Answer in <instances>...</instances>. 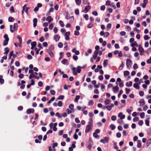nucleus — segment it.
<instances>
[{
  "label": "nucleus",
  "instance_id": "nucleus-1",
  "mask_svg": "<svg viewBox=\"0 0 151 151\" xmlns=\"http://www.w3.org/2000/svg\"><path fill=\"white\" fill-rule=\"evenodd\" d=\"M81 67L80 66H78L77 67V72L76 71V68L75 67L72 68V70L73 72V74L74 75H76L78 73H80L81 71Z\"/></svg>",
  "mask_w": 151,
  "mask_h": 151
},
{
  "label": "nucleus",
  "instance_id": "nucleus-2",
  "mask_svg": "<svg viewBox=\"0 0 151 151\" xmlns=\"http://www.w3.org/2000/svg\"><path fill=\"white\" fill-rule=\"evenodd\" d=\"M57 125V123H55L54 124L52 123H51L50 124V127L51 129H52L54 131H55L57 130V128L56 127Z\"/></svg>",
  "mask_w": 151,
  "mask_h": 151
},
{
  "label": "nucleus",
  "instance_id": "nucleus-3",
  "mask_svg": "<svg viewBox=\"0 0 151 151\" xmlns=\"http://www.w3.org/2000/svg\"><path fill=\"white\" fill-rule=\"evenodd\" d=\"M109 141V138L106 137H104L103 139H101L100 140V142L104 144L107 143Z\"/></svg>",
  "mask_w": 151,
  "mask_h": 151
},
{
  "label": "nucleus",
  "instance_id": "nucleus-4",
  "mask_svg": "<svg viewBox=\"0 0 151 151\" xmlns=\"http://www.w3.org/2000/svg\"><path fill=\"white\" fill-rule=\"evenodd\" d=\"M92 127L93 126L88 124L87 125L85 129V132L88 133L92 129Z\"/></svg>",
  "mask_w": 151,
  "mask_h": 151
},
{
  "label": "nucleus",
  "instance_id": "nucleus-5",
  "mask_svg": "<svg viewBox=\"0 0 151 151\" xmlns=\"http://www.w3.org/2000/svg\"><path fill=\"white\" fill-rule=\"evenodd\" d=\"M132 61L129 59H128L126 60V65L127 67H130L132 66Z\"/></svg>",
  "mask_w": 151,
  "mask_h": 151
},
{
  "label": "nucleus",
  "instance_id": "nucleus-6",
  "mask_svg": "<svg viewBox=\"0 0 151 151\" xmlns=\"http://www.w3.org/2000/svg\"><path fill=\"white\" fill-rule=\"evenodd\" d=\"M138 49L139 52L140 54L141 55H143L144 52V50L140 45L139 46Z\"/></svg>",
  "mask_w": 151,
  "mask_h": 151
},
{
  "label": "nucleus",
  "instance_id": "nucleus-7",
  "mask_svg": "<svg viewBox=\"0 0 151 151\" xmlns=\"http://www.w3.org/2000/svg\"><path fill=\"white\" fill-rule=\"evenodd\" d=\"M47 52L51 57L53 58L54 57V54L51 49H47Z\"/></svg>",
  "mask_w": 151,
  "mask_h": 151
},
{
  "label": "nucleus",
  "instance_id": "nucleus-8",
  "mask_svg": "<svg viewBox=\"0 0 151 151\" xmlns=\"http://www.w3.org/2000/svg\"><path fill=\"white\" fill-rule=\"evenodd\" d=\"M70 32H68L65 33V40L67 41L69 40L70 37L69 36L70 35Z\"/></svg>",
  "mask_w": 151,
  "mask_h": 151
},
{
  "label": "nucleus",
  "instance_id": "nucleus-9",
  "mask_svg": "<svg viewBox=\"0 0 151 151\" xmlns=\"http://www.w3.org/2000/svg\"><path fill=\"white\" fill-rule=\"evenodd\" d=\"M118 117L121 119H123L125 118V116L124 115H123L122 112L119 113L118 115Z\"/></svg>",
  "mask_w": 151,
  "mask_h": 151
},
{
  "label": "nucleus",
  "instance_id": "nucleus-10",
  "mask_svg": "<svg viewBox=\"0 0 151 151\" xmlns=\"http://www.w3.org/2000/svg\"><path fill=\"white\" fill-rule=\"evenodd\" d=\"M36 78L37 79H39V77L38 76H37L36 75H35L34 74H30L29 76V78L30 79H31L32 78Z\"/></svg>",
  "mask_w": 151,
  "mask_h": 151
},
{
  "label": "nucleus",
  "instance_id": "nucleus-11",
  "mask_svg": "<svg viewBox=\"0 0 151 151\" xmlns=\"http://www.w3.org/2000/svg\"><path fill=\"white\" fill-rule=\"evenodd\" d=\"M29 7H26V4H25L22 7L23 11H25L27 14L28 10L29 9Z\"/></svg>",
  "mask_w": 151,
  "mask_h": 151
},
{
  "label": "nucleus",
  "instance_id": "nucleus-12",
  "mask_svg": "<svg viewBox=\"0 0 151 151\" xmlns=\"http://www.w3.org/2000/svg\"><path fill=\"white\" fill-rule=\"evenodd\" d=\"M91 7L89 5L86 6L83 12L85 13H87L88 12V10L91 9Z\"/></svg>",
  "mask_w": 151,
  "mask_h": 151
},
{
  "label": "nucleus",
  "instance_id": "nucleus-13",
  "mask_svg": "<svg viewBox=\"0 0 151 151\" xmlns=\"http://www.w3.org/2000/svg\"><path fill=\"white\" fill-rule=\"evenodd\" d=\"M114 105L113 104H111V105H108L106 106V108L109 111H110L112 107H114Z\"/></svg>",
  "mask_w": 151,
  "mask_h": 151
},
{
  "label": "nucleus",
  "instance_id": "nucleus-14",
  "mask_svg": "<svg viewBox=\"0 0 151 151\" xmlns=\"http://www.w3.org/2000/svg\"><path fill=\"white\" fill-rule=\"evenodd\" d=\"M119 88L117 86H114L113 88V91L114 93H116L119 90Z\"/></svg>",
  "mask_w": 151,
  "mask_h": 151
},
{
  "label": "nucleus",
  "instance_id": "nucleus-15",
  "mask_svg": "<svg viewBox=\"0 0 151 151\" xmlns=\"http://www.w3.org/2000/svg\"><path fill=\"white\" fill-rule=\"evenodd\" d=\"M34 112V109H29L27 110V114L33 113Z\"/></svg>",
  "mask_w": 151,
  "mask_h": 151
},
{
  "label": "nucleus",
  "instance_id": "nucleus-16",
  "mask_svg": "<svg viewBox=\"0 0 151 151\" xmlns=\"http://www.w3.org/2000/svg\"><path fill=\"white\" fill-rule=\"evenodd\" d=\"M53 19L50 16H49L46 18V20L49 23H50L52 21Z\"/></svg>",
  "mask_w": 151,
  "mask_h": 151
},
{
  "label": "nucleus",
  "instance_id": "nucleus-17",
  "mask_svg": "<svg viewBox=\"0 0 151 151\" xmlns=\"http://www.w3.org/2000/svg\"><path fill=\"white\" fill-rule=\"evenodd\" d=\"M60 38V36L57 35H55L54 36V39L56 42L59 40Z\"/></svg>",
  "mask_w": 151,
  "mask_h": 151
},
{
  "label": "nucleus",
  "instance_id": "nucleus-18",
  "mask_svg": "<svg viewBox=\"0 0 151 151\" xmlns=\"http://www.w3.org/2000/svg\"><path fill=\"white\" fill-rule=\"evenodd\" d=\"M31 45L32 46L31 49H34V47L36 46L37 45L36 42L35 41L31 43Z\"/></svg>",
  "mask_w": 151,
  "mask_h": 151
},
{
  "label": "nucleus",
  "instance_id": "nucleus-19",
  "mask_svg": "<svg viewBox=\"0 0 151 151\" xmlns=\"http://www.w3.org/2000/svg\"><path fill=\"white\" fill-rule=\"evenodd\" d=\"M139 102L140 104V106H143L145 104V101L143 99H140Z\"/></svg>",
  "mask_w": 151,
  "mask_h": 151
},
{
  "label": "nucleus",
  "instance_id": "nucleus-20",
  "mask_svg": "<svg viewBox=\"0 0 151 151\" xmlns=\"http://www.w3.org/2000/svg\"><path fill=\"white\" fill-rule=\"evenodd\" d=\"M37 19L36 18H35L34 19H33V27H35L36 26L37 24Z\"/></svg>",
  "mask_w": 151,
  "mask_h": 151
},
{
  "label": "nucleus",
  "instance_id": "nucleus-21",
  "mask_svg": "<svg viewBox=\"0 0 151 151\" xmlns=\"http://www.w3.org/2000/svg\"><path fill=\"white\" fill-rule=\"evenodd\" d=\"M137 147L138 148H140L142 146L141 142V140H138L137 141Z\"/></svg>",
  "mask_w": 151,
  "mask_h": 151
},
{
  "label": "nucleus",
  "instance_id": "nucleus-22",
  "mask_svg": "<svg viewBox=\"0 0 151 151\" xmlns=\"http://www.w3.org/2000/svg\"><path fill=\"white\" fill-rule=\"evenodd\" d=\"M132 85V81H129L127 82L126 83V86L128 87H130Z\"/></svg>",
  "mask_w": 151,
  "mask_h": 151
},
{
  "label": "nucleus",
  "instance_id": "nucleus-23",
  "mask_svg": "<svg viewBox=\"0 0 151 151\" xmlns=\"http://www.w3.org/2000/svg\"><path fill=\"white\" fill-rule=\"evenodd\" d=\"M131 45L132 47H133L134 46L138 47H139V46L136 41L134 42L133 43H132Z\"/></svg>",
  "mask_w": 151,
  "mask_h": 151
},
{
  "label": "nucleus",
  "instance_id": "nucleus-24",
  "mask_svg": "<svg viewBox=\"0 0 151 151\" xmlns=\"http://www.w3.org/2000/svg\"><path fill=\"white\" fill-rule=\"evenodd\" d=\"M139 85L137 83H135L133 85V87L135 89H139Z\"/></svg>",
  "mask_w": 151,
  "mask_h": 151
},
{
  "label": "nucleus",
  "instance_id": "nucleus-25",
  "mask_svg": "<svg viewBox=\"0 0 151 151\" xmlns=\"http://www.w3.org/2000/svg\"><path fill=\"white\" fill-rule=\"evenodd\" d=\"M107 63L108 60H107L105 59L104 60L103 64L104 67L105 68L106 67L107 65Z\"/></svg>",
  "mask_w": 151,
  "mask_h": 151
},
{
  "label": "nucleus",
  "instance_id": "nucleus-26",
  "mask_svg": "<svg viewBox=\"0 0 151 151\" xmlns=\"http://www.w3.org/2000/svg\"><path fill=\"white\" fill-rule=\"evenodd\" d=\"M129 72L127 70L125 71L124 72V75L125 77H126L127 76L129 75Z\"/></svg>",
  "mask_w": 151,
  "mask_h": 151
},
{
  "label": "nucleus",
  "instance_id": "nucleus-27",
  "mask_svg": "<svg viewBox=\"0 0 151 151\" xmlns=\"http://www.w3.org/2000/svg\"><path fill=\"white\" fill-rule=\"evenodd\" d=\"M111 102V101L109 99H106L104 101V104L106 105H108Z\"/></svg>",
  "mask_w": 151,
  "mask_h": 151
},
{
  "label": "nucleus",
  "instance_id": "nucleus-28",
  "mask_svg": "<svg viewBox=\"0 0 151 151\" xmlns=\"http://www.w3.org/2000/svg\"><path fill=\"white\" fill-rule=\"evenodd\" d=\"M18 24L17 23H14L13 28L14 31H16L17 29Z\"/></svg>",
  "mask_w": 151,
  "mask_h": 151
},
{
  "label": "nucleus",
  "instance_id": "nucleus-29",
  "mask_svg": "<svg viewBox=\"0 0 151 151\" xmlns=\"http://www.w3.org/2000/svg\"><path fill=\"white\" fill-rule=\"evenodd\" d=\"M83 16L86 20H88L89 16L87 14H83Z\"/></svg>",
  "mask_w": 151,
  "mask_h": 151
},
{
  "label": "nucleus",
  "instance_id": "nucleus-30",
  "mask_svg": "<svg viewBox=\"0 0 151 151\" xmlns=\"http://www.w3.org/2000/svg\"><path fill=\"white\" fill-rule=\"evenodd\" d=\"M111 1L109 0H107L106 1L105 5L106 6H109L111 5Z\"/></svg>",
  "mask_w": 151,
  "mask_h": 151
},
{
  "label": "nucleus",
  "instance_id": "nucleus-31",
  "mask_svg": "<svg viewBox=\"0 0 151 151\" xmlns=\"http://www.w3.org/2000/svg\"><path fill=\"white\" fill-rule=\"evenodd\" d=\"M80 96H79V95L77 96L74 99V101L76 102H78V100L80 99Z\"/></svg>",
  "mask_w": 151,
  "mask_h": 151
},
{
  "label": "nucleus",
  "instance_id": "nucleus-32",
  "mask_svg": "<svg viewBox=\"0 0 151 151\" xmlns=\"http://www.w3.org/2000/svg\"><path fill=\"white\" fill-rule=\"evenodd\" d=\"M4 50L5 51V52L4 53V54H6L7 55V54L8 53L9 51V49L8 47H6L5 48Z\"/></svg>",
  "mask_w": 151,
  "mask_h": 151
},
{
  "label": "nucleus",
  "instance_id": "nucleus-33",
  "mask_svg": "<svg viewBox=\"0 0 151 151\" xmlns=\"http://www.w3.org/2000/svg\"><path fill=\"white\" fill-rule=\"evenodd\" d=\"M151 144V139H148L147 141L146 144V145L147 146H148L150 145Z\"/></svg>",
  "mask_w": 151,
  "mask_h": 151
},
{
  "label": "nucleus",
  "instance_id": "nucleus-34",
  "mask_svg": "<svg viewBox=\"0 0 151 151\" xmlns=\"http://www.w3.org/2000/svg\"><path fill=\"white\" fill-rule=\"evenodd\" d=\"M88 125H93V119L92 118H91L89 120V121L88 122Z\"/></svg>",
  "mask_w": 151,
  "mask_h": 151
},
{
  "label": "nucleus",
  "instance_id": "nucleus-35",
  "mask_svg": "<svg viewBox=\"0 0 151 151\" xmlns=\"http://www.w3.org/2000/svg\"><path fill=\"white\" fill-rule=\"evenodd\" d=\"M124 66V64L123 63V62H122L121 65L119 68V70H122L123 69Z\"/></svg>",
  "mask_w": 151,
  "mask_h": 151
},
{
  "label": "nucleus",
  "instance_id": "nucleus-36",
  "mask_svg": "<svg viewBox=\"0 0 151 151\" xmlns=\"http://www.w3.org/2000/svg\"><path fill=\"white\" fill-rule=\"evenodd\" d=\"M2 76L1 75H0V83L2 84L4 83V80L2 78Z\"/></svg>",
  "mask_w": 151,
  "mask_h": 151
},
{
  "label": "nucleus",
  "instance_id": "nucleus-37",
  "mask_svg": "<svg viewBox=\"0 0 151 151\" xmlns=\"http://www.w3.org/2000/svg\"><path fill=\"white\" fill-rule=\"evenodd\" d=\"M14 20V19L12 17H9L8 18V21L9 22H13Z\"/></svg>",
  "mask_w": 151,
  "mask_h": 151
},
{
  "label": "nucleus",
  "instance_id": "nucleus-38",
  "mask_svg": "<svg viewBox=\"0 0 151 151\" xmlns=\"http://www.w3.org/2000/svg\"><path fill=\"white\" fill-rule=\"evenodd\" d=\"M9 41V40H4L3 44V46H4L8 44Z\"/></svg>",
  "mask_w": 151,
  "mask_h": 151
},
{
  "label": "nucleus",
  "instance_id": "nucleus-39",
  "mask_svg": "<svg viewBox=\"0 0 151 151\" xmlns=\"http://www.w3.org/2000/svg\"><path fill=\"white\" fill-rule=\"evenodd\" d=\"M110 127L112 130H113L115 129L116 127L114 125L111 124L110 125Z\"/></svg>",
  "mask_w": 151,
  "mask_h": 151
},
{
  "label": "nucleus",
  "instance_id": "nucleus-40",
  "mask_svg": "<svg viewBox=\"0 0 151 151\" xmlns=\"http://www.w3.org/2000/svg\"><path fill=\"white\" fill-rule=\"evenodd\" d=\"M76 3L78 5H79L81 4V0H75Z\"/></svg>",
  "mask_w": 151,
  "mask_h": 151
},
{
  "label": "nucleus",
  "instance_id": "nucleus-41",
  "mask_svg": "<svg viewBox=\"0 0 151 151\" xmlns=\"http://www.w3.org/2000/svg\"><path fill=\"white\" fill-rule=\"evenodd\" d=\"M54 26V24L53 23H51L49 26V28L51 30L53 28Z\"/></svg>",
  "mask_w": 151,
  "mask_h": 151
},
{
  "label": "nucleus",
  "instance_id": "nucleus-42",
  "mask_svg": "<svg viewBox=\"0 0 151 151\" xmlns=\"http://www.w3.org/2000/svg\"><path fill=\"white\" fill-rule=\"evenodd\" d=\"M109 35V32H107L105 33L104 37H107Z\"/></svg>",
  "mask_w": 151,
  "mask_h": 151
},
{
  "label": "nucleus",
  "instance_id": "nucleus-43",
  "mask_svg": "<svg viewBox=\"0 0 151 151\" xmlns=\"http://www.w3.org/2000/svg\"><path fill=\"white\" fill-rule=\"evenodd\" d=\"M59 23L60 26L61 27H63L64 26V24L63 22L61 20H60L59 21Z\"/></svg>",
  "mask_w": 151,
  "mask_h": 151
},
{
  "label": "nucleus",
  "instance_id": "nucleus-44",
  "mask_svg": "<svg viewBox=\"0 0 151 151\" xmlns=\"http://www.w3.org/2000/svg\"><path fill=\"white\" fill-rule=\"evenodd\" d=\"M17 38L18 39L20 42V44H21L22 43V38L20 36H17Z\"/></svg>",
  "mask_w": 151,
  "mask_h": 151
},
{
  "label": "nucleus",
  "instance_id": "nucleus-45",
  "mask_svg": "<svg viewBox=\"0 0 151 151\" xmlns=\"http://www.w3.org/2000/svg\"><path fill=\"white\" fill-rule=\"evenodd\" d=\"M58 46L60 48H62L63 47V44L62 43L60 42L58 43Z\"/></svg>",
  "mask_w": 151,
  "mask_h": 151
},
{
  "label": "nucleus",
  "instance_id": "nucleus-46",
  "mask_svg": "<svg viewBox=\"0 0 151 151\" xmlns=\"http://www.w3.org/2000/svg\"><path fill=\"white\" fill-rule=\"evenodd\" d=\"M74 106L73 104H71L69 105V108L70 109L72 110L74 108Z\"/></svg>",
  "mask_w": 151,
  "mask_h": 151
},
{
  "label": "nucleus",
  "instance_id": "nucleus-47",
  "mask_svg": "<svg viewBox=\"0 0 151 151\" xmlns=\"http://www.w3.org/2000/svg\"><path fill=\"white\" fill-rule=\"evenodd\" d=\"M64 98V96H63V95H60L58 96V99H56V101H57L58 100V99H61L63 100Z\"/></svg>",
  "mask_w": 151,
  "mask_h": 151
},
{
  "label": "nucleus",
  "instance_id": "nucleus-48",
  "mask_svg": "<svg viewBox=\"0 0 151 151\" xmlns=\"http://www.w3.org/2000/svg\"><path fill=\"white\" fill-rule=\"evenodd\" d=\"M67 61V60L66 59H64L62 60L61 63L64 64H65L66 63Z\"/></svg>",
  "mask_w": 151,
  "mask_h": 151
},
{
  "label": "nucleus",
  "instance_id": "nucleus-49",
  "mask_svg": "<svg viewBox=\"0 0 151 151\" xmlns=\"http://www.w3.org/2000/svg\"><path fill=\"white\" fill-rule=\"evenodd\" d=\"M106 7L105 5H103L100 7V9L102 11H104Z\"/></svg>",
  "mask_w": 151,
  "mask_h": 151
},
{
  "label": "nucleus",
  "instance_id": "nucleus-50",
  "mask_svg": "<svg viewBox=\"0 0 151 151\" xmlns=\"http://www.w3.org/2000/svg\"><path fill=\"white\" fill-rule=\"evenodd\" d=\"M145 116V113L144 112L141 113L140 114V117L141 118H143Z\"/></svg>",
  "mask_w": 151,
  "mask_h": 151
},
{
  "label": "nucleus",
  "instance_id": "nucleus-51",
  "mask_svg": "<svg viewBox=\"0 0 151 151\" xmlns=\"http://www.w3.org/2000/svg\"><path fill=\"white\" fill-rule=\"evenodd\" d=\"M111 7H112L114 9H115L116 8L115 5L113 3H111L110 5Z\"/></svg>",
  "mask_w": 151,
  "mask_h": 151
},
{
  "label": "nucleus",
  "instance_id": "nucleus-52",
  "mask_svg": "<svg viewBox=\"0 0 151 151\" xmlns=\"http://www.w3.org/2000/svg\"><path fill=\"white\" fill-rule=\"evenodd\" d=\"M111 118L112 121H115L116 119V117L115 116H111Z\"/></svg>",
  "mask_w": 151,
  "mask_h": 151
},
{
  "label": "nucleus",
  "instance_id": "nucleus-53",
  "mask_svg": "<svg viewBox=\"0 0 151 151\" xmlns=\"http://www.w3.org/2000/svg\"><path fill=\"white\" fill-rule=\"evenodd\" d=\"M101 89L102 90V91H104L105 88V86L103 84H101Z\"/></svg>",
  "mask_w": 151,
  "mask_h": 151
},
{
  "label": "nucleus",
  "instance_id": "nucleus-54",
  "mask_svg": "<svg viewBox=\"0 0 151 151\" xmlns=\"http://www.w3.org/2000/svg\"><path fill=\"white\" fill-rule=\"evenodd\" d=\"M145 123L146 125L147 126H149V119H147L145 120Z\"/></svg>",
  "mask_w": 151,
  "mask_h": 151
},
{
  "label": "nucleus",
  "instance_id": "nucleus-55",
  "mask_svg": "<svg viewBox=\"0 0 151 151\" xmlns=\"http://www.w3.org/2000/svg\"><path fill=\"white\" fill-rule=\"evenodd\" d=\"M10 11L11 12H15V11L14 9L13 6H12L11 7L10 9Z\"/></svg>",
  "mask_w": 151,
  "mask_h": 151
},
{
  "label": "nucleus",
  "instance_id": "nucleus-56",
  "mask_svg": "<svg viewBox=\"0 0 151 151\" xmlns=\"http://www.w3.org/2000/svg\"><path fill=\"white\" fill-rule=\"evenodd\" d=\"M133 68L134 70H136L138 68V66L137 64L135 63L133 66Z\"/></svg>",
  "mask_w": 151,
  "mask_h": 151
},
{
  "label": "nucleus",
  "instance_id": "nucleus-57",
  "mask_svg": "<svg viewBox=\"0 0 151 151\" xmlns=\"http://www.w3.org/2000/svg\"><path fill=\"white\" fill-rule=\"evenodd\" d=\"M58 105L60 106L61 107L62 105V102L61 101H59L58 103Z\"/></svg>",
  "mask_w": 151,
  "mask_h": 151
},
{
  "label": "nucleus",
  "instance_id": "nucleus-58",
  "mask_svg": "<svg viewBox=\"0 0 151 151\" xmlns=\"http://www.w3.org/2000/svg\"><path fill=\"white\" fill-rule=\"evenodd\" d=\"M63 52H60L59 53V55H60V57L59 58V60H60L62 58H63Z\"/></svg>",
  "mask_w": 151,
  "mask_h": 151
},
{
  "label": "nucleus",
  "instance_id": "nucleus-59",
  "mask_svg": "<svg viewBox=\"0 0 151 151\" xmlns=\"http://www.w3.org/2000/svg\"><path fill=\"white\" fill-rule=\"evenodd\" d=\"M150 37L147 35H146L144 36V39L145 40H147L149 39Z\"/></svg>",
  "mask_w": 151,
  "mask_h": 151
},
{
  "label": "nucleus",
  "instance_id": "nucleus-60",
  "mask_svg": "<svg viewBox=\"0 0 151 151\" xmlns=\"http://www.w3.org/2000/svg\"><path fill=\"white\" fill-rule=\"evenodd\" d=\"M73 58L75 60H77L78 59V58L77 56L74 55L73 56Z\"/></svg>",
  "mask_w": 151,
  "mask_h": 151
},
{
  "label": "nucleus",
  "instance_id": "nucleus-61",
  "mask_svg": "<svg viewBox=\"0 0 151 151\" xmlns=\"http://www.w3.org/2000/svg\"><path fill=\"white\" fill-rule=\"evenodd\" d=\"M143 124V122L142 120H140L139 121L138 124L140 126H142Z\"/></svg>",
  "mask_w": 151,
  "mask_h": 151
},
{
  "label": "nucleus",
  "instance_id": "nucleus-62",
  "mask_svg": "<svg viewBox=\"0 0 151 151\" xmlns=\"http://www.w3.org/2000/svg\"><path fill=\"white\" fill-rule=\"evenodd\" d=\"M125 91L126 93L127 94H128L129 93L130 91V90L129 89L126 88L125 89Z\"/></svg>",
  "mask_w": 151,
  "mask_h": 151
},
{
  "label": "nucleus",
  "instance_id": "nucleus-63",
  "mask_svg": "<svg viewBox=\"0 0 151 151\" xmlns=\"http://www.w3.org/2000/svg\"><path fill=\"white\" fill-rule=\"evenodd\" d=\"M93 26V24L91 23H90L88 26V28H91Z\"/></svg>",
  "mask_w": 151,
  "mask_h": 151
},
{
  "label": "nucleus",
  "instance_id": "nucleus-64",
  "mask_svg": "<svg viewBox=\"0 0 151 151\" xmlns=\"http://www.w3.org/2000/svg\"><path fill=\"white\" fill-rule=\"evenodd\" d=\"M147 63L150 64L151 63V56L150 57V58L148 59L147 61Z\"/></svg>",
  "mask_w": 151,
  "mask_h": 151
}]
</instances>
